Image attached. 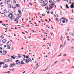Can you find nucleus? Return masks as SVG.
Segmentation results:
<instances>
[{
    "label": "nucleus",
    "mask_w": 74,
    "mask_h": 74,
    "mask_svg": "<svg viewBox=\"0 0 74 74\" xmlns=\"http://www.w3.org/2000/svg\"><path fill=\"white\" fill-rule=\"evenodd\" d=\"M53 7H55V5L54 3H52L51 4L49 5V7H47V10H51V8H52Z\"/></svg>",
    "instance_id": "f257e3e1"
},
{
    "label": "nucleus",
    "mask_w": 74,
    "mask_h": 74,
    "mask_svg": "<svg viewBox=\"0 0 74 74\" xmlns=\"http://www.w3.org/2000/svg\"><path fill=\"white\" fill-rule=\"evenodd\" d=\"M8 17L10 18V20L12 21V19H14L15 16H14L12 14H10L8 15Z\"/></svg>",
    "instance_id": "f03ea898"
},
{
    "label": "nucleus",
    "mask_w": 74,
    "mask_h": 74,
    "mask_svg": "<svg viewBox=\"0 0 74 74\" xmlns=\"http://www.w3.org/2000/svg\"><path fill=\"white\" fill-rule=\"evenodd\" d=\"M18 12L19 13L17 14L16 16H18V17H19V18H20L21 17V16H22V15H21V14H22V12H21V11L20 10H18Z\"/></svg>",
    "instance_id": "7ed1b4c3"
},
{
    "label": "nucleus",
    "mask_w": 74,
    "mask_h": 74,
    "mask_svg": "<svg viewBox=\"0 0 74 74\" xmlns=\"http://www.w3.org/2000/svg\"><path fill=\"white\" fill-rule=\"evenodd\" d=\"M29 62H32V60H31L30 58L27 59L25 61V63H29Z\"/></svg>",
    "instance_id": "20e7f679"
},
{
    "label": "nucleus",
    "mask_w": 74,
    "mask_h": 74,
    "mask_svg": "<svg viewBox=\"0 0 74 74\" xmlns=\"http://www.w3.org/2000/svg\"><path fill=\"white\" fill-rule=\"evenodd\" d=\"M43 3L44 4V5H42V7H44V6L47 5V3H48V2L46 1H43Z\"/></svg>",
    "instance_id": "39448f33"
},
{
    "label": "nucleus",
    "mask_w": 74,
    "mask_h": 74,
    "mask_svg": "<svg viewBox=\"0 0 74 74\" xmlns=\"http://www.w3.org/2000/svg\"><path fill=\"white\" fill-rule=\"evenodd\" d=\"M14 66H16V64L13 63V64H11L10 65V67H14Z\"/></svg>",
    "instance_id": "423d86ee"
},
{
    "label": "nucleus",
    "mask_w": 74,
    "mask_h": 74,
    "mask_svg": "<svg viewBox=\"0 0 74 74\" xmlns=\"http://www.w3.org/2000/svg\"><path fill=\"white\" fill-rule=\"evenodd\" d=\"M0 5L1 6H4L5 5V3L4 2H2L0 3Z\"/></svg>",
    "instance_id": "0eeeda50"
},
{
    "label": "nucleus",
    "mask_w": 74,
    "mask_h": 74,
    "mask_svg": "<svg viewBox=\"0 0 74 74\" xmlns=\"http://www.w3.org/2000/svg\"><path fill=\"white\" fill-rule=\"evenodd\" d=\"M60 21H62L63 23H65V18H62L61 19Z\"/></svg>",
    "instance_id": "6e6552de"
},
{
    "label": "nucleus",
    "mask_w": 74,
    "mask_h": 74,
    "mask_svg": "<svg viewBox=\"0 0 74 74\" xmlns=\"http://www.w3.org/2000/svg\"><path fill=\"white\" fill-rule=\"evenodd\" d=\"M11 42L10 41H8L7 43V46H11Z\"/></svg>",
    "instance_id": "1a4fd4ad"
},
{
    "label": "nucleus",
    "mask_w": 74,
    "mask_h": 74,
    "mask_svg": "<svg viewBox=\"0 0 74 74\" xmlns=\"http://www.w3.org/2000/svg\"><path fill=\"white\" fill-rule=\"evenodd\" d=\"M11 57L13 59H17L18 58L16 56H11Z\"/></svg>",
    "instance_id": "9d476101"
},
{
    "label": "nucleus",
    "mask_w": 74,
    "mask_h": 74,
    "mask_svg": "<svg viewBox=\"0 0 74 74\" xmlns=\"http://www.w3.org/2000/svg\"><path fill=\"white\" fill-rule=\"evenodd\" d=\"M16 17L15 19H14V21H18L19 20V17Z\"/></svg>",
    "instance_id": "9b49d317"
},
{
    "label": "nucleus",
    "mask_w": 74,
    "mask_h": 74,
    "mask_svg": "<svg viewBox=\"0 0 74 74\" xmlns=\"http://www.w3.org/2000/svg\"><path fill=\"white\" fill-rule=\"evenodd\" d=\"M25 63H26V62H24V61H21L20 62V64H24Z\"/></svg>",
    "instance_id": "f8f14e48"
},
{
    "label": "nucleus",
    "mask_w": 74,
    "mask_h": 74,
    "mask_svg": "<svg viewBox=\"0 0 74 74\" xmlns=\"http://www.w3.org/2000/svg\"><path fill=\"white\" fill-rule=\"evenodd\" d=\"M3 61L4 62L7 63V62H10V60L8 59H6L4 60Z\"/></svg>",
    "instance_id": "ddd939ff"
},
{
    "label": "nucleus",
    "mask_w": 74,
    "mask_h": 74,
    "mask_svg": "<svg viewBox=\"0 0 74 74\" xmlns=\"http://www.w3.org/2000/svg\"><path fill=\"white\" fill-rule=\"evenodd\" d=\"M3 68H6V67H7L8 66L6 64H4L3 63Z\"/></svg>",
    "instance_id": "4468645a"
},
{
    "label": "nucleus",
    "mask_w": 74,
    "mask_h": 74,
    "mask_svg": "<svg viewBox=\"0 0 74 74\" xmlns=\"http://www.w3.org/2000/svg\"><path fill=\"white\" fill-rule=\"evenodd\" d=\"M1 16H2V17H5V16H6L5 14L4 13L1 14Z\"/></svg>",
    "instance_id": "2eb2a0df"
},
{
    "label": "nucleus",
    "mask_w": 74,
    "mask_h": 74,
    "mask_svg": "<svg viewBox=\"0 0 74 74\" xmlns=\"http://www.w3.org/2000/svg\"><path fill=\"white\" fill-rule=\"evenodd\" d=\"M56 0H50L49 3H52L53 1V2H55V1H55ZM56 0L58 1V0Z\"/></svg>",
    "instance_id": "dca6fc26"
},
{
    "label": "nucleus",
    "mask_w": 74,
    "mask_h": 74,
    "mask_svg": "<svg viewBox=\"0 0 74 74\" xmlns=\"http://www.w3.org/2000/svg\"><path fill=\"white\" fill-rule=\"evenodd\" d=\"M7 1V4L8 5L10 4V0H5V1Z\"/></svg>",
    "instance_id": "f3484780"
},
{
    "label": "nucleus",
    "mask_w": 74,
    "mask_h": 74,
    "mask_svg": "<svg viewBox=\"0 0 74 74\" xmlns=\"http://www.w3.org/2000/svg\"><path fill=\"white\" fill-rule=\"evenodd\" d=\"M6 41H7V40H6L5 39H4L2 41V42L3 44H4L5 43V42H6Z\"/></svg>",
    "instance_id": "a211bd4d"
},
{
    "label": "nucleus",
    "mask_w": 74,
    "mask_h": 74,
    "mask_svg": "<svg viewBox=\"0 0 74 74\" xmlns=\"http://www.w3.org/2000/svg\"><path fill=\"white\" fill-rule=\"evenodd\" d=\"M21 59L22 61H25V58H24L23 57H21Z\"/></svg>",
    "instance_id": "6ab92c4d"
},
{
    "label": "nucleus",
    "mask_w": 74,
    "mask_h": 74,
    "mask_svg": "<svg viewBox=\"0 0 74 74\" xmlns=\"http://www.w3.org/2000/svg\"><path fill=\"white\" fill-rule=\"evenodd\" d=\"M16 64H19V63H20V62H19L18 60H16Z\"/></svg>",
    "instance_id": "aec40b11"
},
{
    "label": "nucleus",
    "mask_w": 74,
    "mask_h": 74,
    "mask_svg": "<svg viewBox=\"0 0 74 74\" xmlns=\"http://www.w3.org/2000/svg\"><path fill=\"white\" fill-rule=\"evenodd\" d=\"M12 7H13V6L12 5H10L8 6V8H12Z\"/></svg>",
    "instance_id": "412c9836"
},
{
    "label": "nucleus",
    "mask_w": 74,
    "mask_h": 74,
    "mask_svg": "<svg viewBox=\"0 0 74 74\" xmlns=\"http://www.w3.org/2000/svg\"><path fill=\"white\" fill-rule=\"evenodd\" d=\"M8 12L10 14H12L13 13V12L11 11H9Z\"/></svg>",
    "instance_id": "4be33fe9"
},
{
    "label": "nucleus",
    "mask_w": 74,
    "mask_h": 74,
    "mask_svg": "<svg viewBox=\"0 0 74 74\" xmlns=\"http://www.w3.org/2000/svg\"><path fill=\"white\" fill-rule=\"evenodd\" d=\"M3 64H4V62H0V68L1 67V65H2Z\"/></svg>",
    "instance_id": "5701e85b"
},
{
    "label": "nucleus",
    "mask_w": 74,
    "mask_h": 74,
    "mask_svg": "<svg viewBox=\"0 0 74 74\" xmlns=\"http://www.w3.org/2000/svg\"><path fill=\"white\" fill-rule=\"evenodd\" d=\"M70 8H74V5H71V6H70Z\"/></svg>",
    "instance_id": "b1692460"
},
{
    "label": "nucleus",
    "mask_w": 74,
    "mask_h": 74,
    "mask_svg": "<svg viewBox=\"0 0 74 74\" xmlns=\"http://www.w3.org/2000/svg\"><path fill=\"white\" fill-rule=\"evenodd\" d=\"M7 46V48L8 49H11V47L9 46Z\"/></svg>",
    "instance_id": "393cba45"
},
{
    "label": "nucleus",
    "mask_w": 74,
    "mask_h": 74,
    "mask_svg": "<svg viewBox=\"0 0 74 74\" xmlns=\"http://www.w3.org/2000/svg\"><path fill=\"white\" fill-rule=\"evenodd\" d=\"M3 12L4 13H7V10H4L3 11Z\"/></svg>",
    "instance_id": "a878e982"
},
{
    "label": "nucleus",
    "mask_w": 74,
    "mask_h": 74,
    "mask_svg": "<svg viewBox=\"0 0 74 74\" xmlns=\"http://www.w3.org/2000/svg\"><path fill=\"white\" fill-rule=\"evenodd\" d=\"M9 61L10 62H12V59L11 58H9Z\"/></svg>",
    "instance_id": "bb28decb"
},
{
    "label": "nucleus",
    "mask_w": 74,
    "mask_h": 74,
    "mask_svg": "<svg viewBox=\"0 0 74 74\" xmlns=\"http://www.w3.org/2000/svg\"><path fill=\"white\" fill-rule=\"evenodd\" d=\"M0 38H4V36H3V35H1L0 36Z\"/></svg>",
    "instance_id": "cd10ccee"
},
{
    "label": "nucleus",
    "mask_w": 74,
    "mask_h": 74,
    "mask_svg": "<svg viewBox=\"0 0 74 74\" xmlns=\"http://www.w3.org/2000/svg\"><path fill=\"white\" fill-rule=\"evenodd\" d=\"M54 16L56 18V17H58V15L56 14H54Z\"/></svg>",
    "instance_id": "c85d7f7f"
},
{
    "label": "nucleus",
    "mask_w": 74,
    "mask_h": 74,
    "mask_svg": "<svg viewBox=\"0 0 74 74\" xmlns=\"http://www.w3.org/2000/svg\"><path fill=\"white\" fill-rule=\"evenodd\" d=\"M3 53L5 54H5L7 53V51H3Z\"/></svg>",
    "instance_id": "c756f323"
},
{
    "label": "nucleus",
    "mask_w": 74,
    "mask_h": 74,
    "mask_svg": "<svg viewBox=\"0 0 74 74\" xmlns=\"http://www.w3.org/2000/svg\"><path fill=\"white\" fill-rule=\"evenodd\" d=\"M16 7H20L19 5L18 4L16 5Z\"/></svg>",
    "instance_id": "7c9ffc66"
},
{
    "label": "nucleus",
    "mask_w": 74,
    "mask_h": 74,
    "mask_svg": "<svg viewBox=\"0 0 74 74\" xmlns=\"http://www.w3.org/2000/svg\"><path fill=\"white\" fill-rule=\"evenodd\" d=\"M58 63V61H56L54 62V64H55L56 63Z\"/></svg>",
    "instance_id": "2f4dec72"
},
{
    "label": "nucleus",
    "mask_w": 74,
    "mask_h": 74,
    "mask_svg": "<svg viewBox=\"0 0 74 74\" xmlns=\"http://www.w3.org/2000/svg\"><path fill=\"white\" fill-rule=\"evenodd\" d=\"M18 56L19 58H21V55H20V54H18Z\"/></svg>",
    "instance_id": "473e14b6"
},
{
    "label": "nucleus",
    "mask_w": 74,
    "mask_h": 74,
    "mask_svg": "<svg viewBox=\"0 0 74 74\" xmlns=\"http://www.w3.org/2000/svg\"><path fill=\"white\" fill-rule=\"evenodd\" d=\"M13 3H16V1L15 0H13Z\"/></svg>",
    "instance_id": "72a5a7b5"
},
{
    "label": "nucleus",
    "mask_w": 74,
    "mask_h": 74,
    "mask_svg": "<svg viewBox=\"0 0 74 74\" xmlns=\"http://www.w3.org/2000/svg\"><path fill=\"white\" fill-rule=\"evenodd\" d=\"M25 58H27V59L30 58H29V57L27 56H25Z\"/></svg>",
    "instance_id": "f704fd0d"
},
{
    "label": "nucleus",
    "mask_w": 74,
    "mask_h": 74,
    "mask_svg": "<svg viewBox=\"0 0 74 74\" xmlns=\"http://www.w3.org/2000/svg\"><path fill=\"white\" fill-rule=\"evenodd\" d=\"M58 22L59 23V24H60V23H61V21H60V20L58 21Z\"/></svg>",
    "instance_id": "c9c22d12"
},
{
    "label": "nucleus",
    "mask_w": 74,
    "mask_h": 74,
    "mask_svg": "<svg viewBox=\"0 0 74 74\" xmlns=\"http://www.w3.org/2000/svg\"><path fill=\"white\" fill-rule=\"evenodd\" d=\"M64 60H65L64 59H62L61 60V62H63V61H64Z\"/></svg>",
    "instance_id": "e433bc0d"
},
{
    "label": "nucleus",
    "mask_w": 74,
    "mask_h": 74,
    "mask_svg": "<svg viewBox=\"0 0 74 74\" xmlns=\"http://www.w3.org/2000/svg\"><path fill=\"white\" fill-rule=\"evenodd\" d=\"M66 7L67 8H69V7H68V5H66Z\"/></svg>",
    "instance_id": "4c0bfd02"
},
{
    "label": "nucleus",
    "mask_w": 74,
    "mask_h": 74,
    "mask_svg": "<svg viewBox=\"0 0 74 74\" xmlns=\"http://www.w3.org/2000/svg\"><path fill=\"white\" fill-rule=\"evenodd\" d=\"M47 69H48V68H46V69L44 70H43L44 71H46V70H47Z\"/></svg>",
    "instance_id": "58836bf2"
},
{
    "label": "nucleus",
    "mask_w": 74,
    "mask_h": 74,
    "mask_svg": "<svg viewBox=\"0 0 74 74\" xmlns=\"http://www.w3.org/2000/svg\"><path fill=\"white\" fill-rule=\"evenodd\" d=\"M9 70H10L11 71H14V70H15L14 69L11 70V69H9Z\"/></svg>",
    "instance_id": "ea45409f"
},
{
    "label": "nucleus",
    "mask_w": 74,
    "mask_h": 74,
    "mask_svg": "<svg viewBox=\"0 0 74 74\" xmlns=\"http://www.w3.org/2000/svg\"><path fill=\"white\" fill-rule=\"evenodd\" d=\"M47 7H45V8L46 9H47V10H48V9L47 8Z\"/></svg>",
    "instance_id": "a19ab883"
},
{
    "label": "nucleus",
    "mask_w": 74,
    "mask_h": 74,
    "mask_svg": "<svg viewBox=\"0 0 74 74\" xmlns=\"http://www.w3.org/2000/svg\"><path fill=\"white\" fill-rule=\"evenodd\" d=\"M0 53H2V51H1L0 50Z\"/></svg>",
    "instance_id": "79ce46f5"
},
{
    "label": "nucleus",
    "mask_w": 74,
    "mask_h": 74,
    "mask_svg": "<svg viewBox=\"0 0 74 74\" xmlns=\"http://www.w3.org/2000/svg\"><path fill=\"white\" fill-rule=\"evenodd\" d=\"M5 73H7V74H10V73L9 72H5Z\"/></svg>",
    "instance_id": "37998d69"
},
{
    "label": "nucleus",
    "mask_w": 74,
    "mask_h": 74,
    "mask_svg": "<svg viewBox=\"0 0 74 74\" xmlns=\"http://www.w3.org/2000/svg\"><path fill=\"white\" fill-rule=\"evenodd\" d=\"M50 13L51 14H52V15L53 14V12H50Z\"/></svg>",
    "instance_id": "c03bdc74"
},
{
    "label": "nucleus",
    "mask_w": 74,
    "mask_h": 74,
    "mask_svg": "<svg viewBox=\"0 0 74 74\" xmlns=\"http://www.w3.org/2000/svg\"><path fill=\"white\" fill-rule=\"evenodd\" d=\"M60 39L61 40H62V36H61L60 37Z\"/></svg>",
    "instance_id": "a18cd8bd"
},
{
    "label": "nucleus",
    "mask_w": 74,
    "mask_h": 74,
    "mask_svg": "<svg viewBox=\"0 0 74 74\" xmlns=\"http://www.w3.org/2000/svg\"><path fill=\"white\" fill-rule=\"evenodd\" d=\"M74 5V3H72V4H71V5Z\"/></svg>",
    "instance_id": "49530a36"
},
{
    "label": "nucleus",
    "mask_w": 74,
    "mask_h": 74,
    "mask_svg": "<svg viewBox=\"0 0 74 74\" xmlns=\"http://www.w3.org/2000/svg\"><path fill=\"white\" fill-rule=\"evenodd\" d=\"M23 56H24V58H26V56L25 55H23Z\"/></svg>",
    "instance_id": "de8ad7c7"
},
{
    "label": "nucleus",
    "mask_w": 74,
    "mask_h": 74,
    "mask_svg": "<svg viewBox=\"0 0 74 74\" xmlns=\"http://www.w3.org/2000/svg\"><path fill=\"white\" fill-rule=\"evenodd\" d=\"M56 21H58V19L57 18H56Z\"/></svg>",
    "instance_id": "09e8293b"
},
{
    "label": "nucleus",
    "mask_w": 74,
    "mask_h": 74,
    "mask_svg": "<svg viewBox=\"0 0 74 74\" xmlns=\"http://www.w3.org/2000/svg\"><path fill=\"white\" fill-rule=\"evenodd\" d=\"M4 48H5L6 47V45H4Z\"/></svg>",
    "instance_id": "8fccbe9b"
},
{
    "label": "nucleus",
    "mask_w": 74,
    "mask_h": 74,
    "mask_svg": "<svg viewBox=\"0 0 74 74\" xmlns=\"http://www.w3.org/2000/svg\"><path fill=\"white\" fill-rule=\"evenodd\" d=\"M47 14H49V12H47Z\"/></svg>",
    "instance_id": "3c124183"
},
{
    "label": "nucleus",
    "mask_w": 74,
    "mask_h": 74,
    "mask_svg": "<svg viewBox=\"0 0 74 74\" xmlns=\"http://www.w3.org/2000/svg\"><path fill=\"white\" fill-rule=\"evenodd\" d=\"M2 22H3V21H0V23H2Z\"/></svg>",
    "instance_id": "603ef678"
},
{
    "label": "nucleus",
    "mask_w": 74,
    "mask_h": 74,
    "mask_svg": "<svg viewBox=\"0 0 74 74\" xmlns=\"http://www.w3.org/2000/svg\"><path fill=\"white\" fill-rule=\"evenodd\" d=\"M25 73V71H24V72H23V74H24V73Z\"/></svg>",
    "instance_id": "864d4df0"
},
{
    "label": "nucleus",
    "mask_w": 74,
    "mask_h": 74,
    "mask_svg": "<svg viewBox=\"0 0 74 74\" xmlns=\"http://www.w3.org/2000/svg\"><path fill=\"white\" fill-rule=\"evenodd\" d=\"M62 55V54L61 53H60V55H59V56H61V55Z\"/></svg>",
    "instance_id": "5fc2aeb1"
},
{
    "label": "nucleus",
    "mask_w": 74,
    "mask_h": 74,
    "mask_svg": "<svg viewBox=\"0 0 74 74\" xmlns=\"http://www.w3.org/2000/svg\"><path fill=\"white\" fill-rule=\"evenodd\" d=\"M35 26H39V25H35Z\"/></svg>",
    "instance_id": "6e6d98bb"
},
{
    "label": "nucleus",
    "mask_w": 74,
    "mask_h": 74,
    "mask_svg": "<svg viewBox=\"0 0 74 74\" xmlns=\"http://www.w3.org/2000/svg\"><path fill=\"white\" fill-rule=\"evenodd\" d=\"M74 41V39H73V40H72V42Z\"/></svg>",
    "instance_id": "4d7b16f0"
},
{
    "label": "nucleus",
    "mask_w": 74,
    "mask_h": 74,
    "mask_svg": "<svg viewBox=\"0 0 74 74\" xmlns=\"http://www.w3.org/2000/svg\"><path fill=\"white\" fill-rule=\"evenodd\" d=\"M68 21V20L66 19V21L67 22Z\"/></svg>",
    "instance_id": "13d9d810"
},
{
    "label": "nucleus",
    "mask_w": 74,
    "mask_h": 74,
    "mask_svg": "<svg viewBox=\"0 0 74 74\" xmlns=\"http://www.w3.org/2000/svg\"><path fill=\"white\" fill-rule=\"evenodd\" d=\"M39 1H42V0H38Z\"/></svg>",
    "instance_id": "bf43d9fd"
},
{
    "label": "nucleus",
    "mask_w": 74,
    "mask_h": 74,
    "mask_svg": "<svg viewBox=\"0 0 74 74\" xmlns=\"http://www.w3.org/2000/svg\"><path fill=\"white\" fill-rule=\"evenodd\" d=\"M60 73H62V72H60V73H58V74H60Z\"/></svg>",
    "instance_id": "052dcab7"
},
{
    "label": "nucleus",
    "mask_w": 74,
    "mask_h": 74,
    "mask_svg": "<svg viewBox=\"0 0 74 74\" xmlns=\"http://www.w3.org/2000/svg\"><path fill=\"white\" fill-rule=\"evenodd\" d=\"M26 33H28V32H27V31H25Z\"/></svg>",
    "instance_id": "680f3d73"
},
{
    "label": "nucleus",
    "mask_w": 74,
    "mask_h": 74,
    "mask_svg": "<svg viewBox=\"0 0 74 74\" xmlns=\"http://www.w3.org/2000/svg\"><path fill=\"white\" fill-rule=\"evenodd\" d=\"M22 33H23V34H25V33H24L23 32H22Z\"/></svg>",
    "instance_id": "e2e57ef3"
},
{
    "label": "nucleus",
    "mask_w": 74,
    "mask_h": 74,
    "mask_svg": "<svg viewBox=\"0 0 74 74\" xmlns=\"http://www.w3.org/2000/svg\"><path fill=\"white\" fill-rule=\"evenodd\" d=\"M60 7H61V9H63V8L62 7V6H60Z\"/></svg>",
    "instance_id": "0e129e2a"
},
{
    "label": "nucleus",
    "mask_w": 74,
    "mask_h": 74,
    "mask_svg": "<svg viewBox=\"0 0 74 74\" xmlns=\"http://www.w3.org/2000/svg\"><path fill=\"white\" fill-rule=\"evenodd\" d=\"M70 30V29L69 28L67 29L68 31H69Z\"/></svg>",
    "instance_id": "69168bd1"
},
{
    "label": "nucleus",
    "mask_w": 74,
    "mask_h": 74,
    "mask_svg": "<svg viewBox=\"0 0 74 74\" xmlns=\"http://www.w3.org/2000/svg\"><path fill=\"white\" fill-rule=\"evenodd\" d=\"M0 48L2 50V48L1 47H0Z\"/></svg>",
    "instance_id": "338daca9"
},
{
    "label": "nucleus",
    "mask_w": 74,
    "mask_h": 74,
    "mask_svg": "<svg viewBox=\"0 0 74 74\" xmlns=\"http://www.w3.org/2000/svg\"><path fill=\"white\" fill-rule=\"evenodd\" d=\"M46 39L45 38L43 39V40H45Z\"/></svg>",
    "instance_id": "774afa93"
}]
</instances>
